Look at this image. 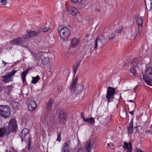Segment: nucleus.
I'll use <instances>...</instances> for the list:
<instances>
[{
    "label": "nucleus",
    "instance_id": "1",
    "mask_svg": "<svg viewBox=\"0 0 152 152\" xmlns=\"http://www.w3.org/2000/svg\"><path fill=\"white\" fill-rule=\"evenodd\" d=\"M58 31L61 39L64 40H67L71 35V32L68 28L63 26H59Z\"/></svg>",
    "mask_w": 152,
    "mask_h": 152
},
{
    "label": "nucleus",
    "instance_id": "2",
    "mask_svg": "<svg viewBox=\"0 0 152 152\" xmlns=\"http://www.w3.org/2000/svg\"><path fill=\"white\" fill-rule=\"evenodd\" d=\"M143 78L147 84L152 86V67H148L145 72V75H143Z\"/></svg>",
    "mask_w": 152,
    "mask_h": 152
},
{
    "label": "nucleus",
    "instance_id": "3",
    "mask_svg": "<svg viewBox=\"0 0 152 152\" xmlns=\"http://www.w3.org/2000/svg\"><path fill=\"white\" fill-rule=\"evenodd\" d=\"M136 20L139 27L137 30H136L134 32L132 33V38L133 39H135L137 35H140L142 30V24L143 22L142 17L140 16H137L136 18Z\"/></svg>",
    "mask_w": 152,
    "mask_h": 152
},
{
    "label": "nucleus",
    "instance_id": "4",
    "mask_svg": "<svg viewBox=\"0 0 152 152\" xmlns=\"http://www.w3.org/2000/svg\"><path fill=\"white\" fill-rule=\"evenodd\" d=\"M11 112L8 106L0 105V115L2 117L7 118L10 115Z\"/></svg>",
    "mask_w": 152,
    "mask_h": 152
},
{
    "label": "nucleus",
    "instance_id": "5",
    "mask_svg": "<svg viewBox=\"0 0 152 152\" xmlns=\"http://www.w3.org/2000/svg\"><path fill=\"white\" fill-rule=\"evenodd\" d=\"M115 91V89L112 87H108L107 88L106 98L107 99L108 102L113 101L114 99V96Z\"/></svg>",
    "mask_w": 152,
    "mask_h": 152
},
{
    "label": "nucleus",
    "instance_id": "6",
    "mask_svg": "<svg viewBox=\"0 0 152 152\" xmlns=\"http://www.w3.org/2000/svg\"><path fill=\"white\" fill-rule=\"evenodd\" d=\"M39 34V31L37 30L31 31L28 30L26 32L23 38L24 39H27L33 37H36Z\"/></svg>",
    "mask_w": 152,
    "mask_h": 152
},
{
    "label": "nucleus",
    "instance_id": "7",
    "mask_svg": "<svg viewBox=\"0 0 152 152\" xmlns=\"http://www.w3.org/2000/svg\"><path fill=\"white\" fill-rule=\"evenodd\" d=\"M16 121L14 118L12 119L10 121L8 126V130L10 132H15L17 128Z\"/></svg>",
    "mask_w": 152,
    "mask_h": 152
},
{
    "label": "nucleus",
    "instance_id": "8",
    "mask_svg": "<svg viewBox=\"0 0 152 152\" xmlns=\"http://www.w3.org/2000/svg\"><path fill=\"white\" fill-rule=\"evenodd\" d=\"M66 112L64 110H61L58 117V124H61L64 123L66 121Z\"/></svg>",
    "mask_w": 152,
    "mask_h": 152
},
{
    "label": "nucleus",
    "instance_id": "9",
    "mask_svg": "<svg viewBox=\"0 0 152 152\" xmlns=\"http://www.w3.org/2000/svg\"><path fill=\"white\" fill-rule=\"evenodd\" d=\"M17 71V70H13L10 72L8 75L3 76L2 77L3 79L2 81L6 83H8L11 81L12 76Z\"/></svg>",
    "mask_w": 152,
    "mask_h": 152
},
{
    "label": "nucleus",
    "instance_id": "10",
    "mask_svg": "<svg viewBox=\"0 0 152 152\" xmlns=\"http://www.w3.org/2000/svg\"><path fill=\"white\" fill-rule=\"evenodd\" d=\"M104 39V37L103 34L99 35L95 41L94 46L93 47L94 49H97L98 45L102 44V42Z\"/></svg>",
    "mask_w": 152,
    "mask_h": 152
},
{
    "label": "nucleus",
    "instance_id": "11",
    "mask_svg": "<svg viewBox=\"0 0 152 152\" xmlns=\"http://www.w3.org/2000/svg\"><path fill=\"white\" fill-rule=\"evenodd\" d=\"M37 105L36 104L35 101L31 100L28 104V109L30 111H32L37 107Z\"/></svg>",
    "mask_w": 152,
    "mask_h": 152
},
{
    "label": "nucleus",
    "instance_id": "12",
    "mask_svg": "<svg viewBox=\"0 0 152 152\" xmlns=\"http://www.w3.org/2000/svg\"><path fill=\"white\" fill-rule=\"evenodd\" d=\"M71 141L69 140H68L66 142L64 143L63 145V148L61 150L62 152H68V149L69 147V145Z\"/></svg>",
    "mask_w": 152,
    "mask_h": 152
},
{
    "label": "nucleus",
    "instance_id": "13",
    "mask_svg": "<svg viewBox=\"0 0 152 152\" xmlns=\"http://www.w3.org/2000/svg\"><path fill=\"white\" fill-rule=\"evenodd\" d=\"M29 132V130L28 128H25L23 130L20 136L22 139V142L24 139L25 136L28 134Z\"/></svg>",
    "mask_w": 152,
    "mask_h": 152
},
{
    "label": "nucleus",
    "instance_id": "14",
    "mask_svg": "<svg viewBox=\"0 0 152 152\" xmlns=\"http://www.w3.org/2000/svg\"><path fill=\"white\" fill-rule=\"evenodd\" d=\"M12 44H15L18 45H21L22 42V40L20 37L17 38L11 41Z\"/></svg>",
    "mask_w": 152,
    "mask_h": 152
},
{
    "label": "nucleus",
    "instance_id": "15",
    "mask_svg": "<svg viewBox=\"0 0 152 152\" xmlns=\"http://www.w3.org/2000/svg\"><path fill=\"white\" fill-rule=\"evenodd\" d=\"M78 43V40L76 38H73L71 40V45L73 48L76 47L77 46Z\"/></svg>",
    "mask_w": 152,
    "mask_h": 152
},
{
    "label": "nucleus",
    "instance_id": "16",
    "mask_svg": "<svg viewBox=\"0 0 152 152\" xmlns=\"http://www.w3.org/2000/svg\"><path fill=\"white\" fill-rule=\"evenodd\" d=\"M70 13L73 15H75L79 12V11L77 9L74 7H71V9L70 10Z\"/></svg>",
    "mask_w": 152,
    "mask_h": 152
},
{
    "label": "nucleus",
    "instance_id": "17",
    "mask_svg": "<svg viewBox=\"0 0 152 152\" xmlns=\"http://www.w3.org/2000/svg\"><path fill=\"white\" fill-rule=\"evenodd\" d=\"M84 146L87 152H91V142L90 141H88L85 144Z\"/></svg>",
    "mask_w": 152,
    "mask_h": 152
},
{
    "label": "nucleus",
    "instance_id": "18",
    "mask_svg": "<svg viewBox=\"0 0 152 152\" xmlns=\"http://www.w3.org/2000/svg\"><path fill=\"white\" fill-rule=\"evenodd\" d=\"M133 120L132 119L130 121L129 126L127 127L128 132L131 134L133 131Z\"/></svg>",
    "mask_w": 152,
    "mask_h": 152
},
{
    "label": "nucleus",
    "instance_id": "19",
    "mask_svg": "<svg viewBox=\"0 0 152 152\" xmlns=\"http://www.w3.org/2000/svg\"><path fill=\"white\" fill-rule=\"evenodd\" d=\"M29 70V69H26L21 73V76L22 78L23 82V83L26 82V77Z\"/></svg>",
    "mask_w": 152,
    "mask_h": 152
},
{
    "label": "nucleus",
    "instance_id": "20",
    "mask_svg": "<svg viewBox=\"0 0 152 152\" xmlns=\"http://www.w3.org/2000/svg\"><path fill=\"white\" fill-rule=\"evenodd\" d=\"M84 90V86L80 85L78 86L75 89V91L76 93L79 94L81 93Z\"/></svg>",
    "mask_w": 152,
    "mask_h": 152
},
{
    "label": "nucleus",
    "instance_id": "21",
    "mask_svg": "<svg viewBox=\"0 0 152 152\" xmlns=\"http://www.w3.org/2000/svg\"><path fill=\"white\" fill-rule=\"evenodd\" d=\"M80 63L79 62H76L75 63L73 66V72L74 73V75L75 76L77 71L80 65Z\"/></svg>",
    "mask_w": 152,
    "mask_h": 152
},
{
    "label": "nucleus",
    "instance_id": "22",
    "mask_svg": "<svg viewBox=\"0 0 152 152\" xmlns=\"http://www.w3.org/2000/svg\"><path fill=\"white\" fill-rule=\"evenodd\" d=\"M84 121L85 122H88L89 124H94L95 123L94 119L93 118H86V119H85Z\"/></svg>",
    "mask_w": 152,
    "mask_h": 152
},
{
    "label": "nucleus",
    "instance_id": "23",
    "mask_svg": "<svg viewBox=\"0 0 152 152\" xmlns=\"http://www.w3.org/2000/svg\"><path fill=\"white\" fill-rule=\"evenodd\" d=\"M7 132L6 128H0V137L4 136Z\"/></svg>",
    "mask_w": 152,
    "mask_h": 152
},
{
    "label": "nucleus",
    "instance_id": "24",
    "mask_svg": "<svg viewBox=\"0 0 152 152\" xmlns=\"http://www.w3.org/2000/svg\"><path fill=\"white\" fill-rule=\"evenodd\" d=\"M53 102V100L52 99H50L49 101L48 104L47 106V109L48 110H50L52 106Z\"/></svg>",
    "mask_w": 152,
    "mask_h": 152
},
{
    "label": "nucleus",
    "instance_id": "25",
    "mask_svg": "<svg viewBox=\"0 0 152 152\" xmlns=\"http://www.w3.org/2000/svg\"><path fill=\"white\" fill-rule=\"evenodd\" d=\"M40 79V78L39 77V75H37L35 77H33L32 80L31 81V83L35 84L38 82Z\"/></svg>",
    "mask_w": 152,
    "mask_h": 152
},
{
    "label": "nucleus",
    "instance_id": "26",
    "mask_svg": "<svg viewBox=\"0 0 152 152\" xmlns=\"http://www.w3.org/2000/svg\"><path fill=\"white\" fill-rule=\"evenodd\" d=\"M37 31L39 32H46L48 31V28L45 26H41Z\"/></svg>",
    "mask_w": 152,
    "mask_h": 152
},
{
    "label": "nucleus",
    "instance_id": "27",
    "mask_svg": "<svg viewBox=\"0 0 152 152\" xmlns=\"http://www.w3.org/2000/svg\"><path fill=\"white\" fill-rule=\"evenodd\" d=\"M49 61V58L48 57H44L41 60V63L43 64H47Z\"/></svg>",
    "mask_w": 152,
    "mask_h": 152
},
{
    "label": "nucleus",
    "instance_id": "28",
    "mask_svg": "<svg viewBox=\"0 0 152 152\" xmlns=\"http://www.w3.org/2000/svg\"><path fill=\"white\" fill-rule=\"evenodd\" d=\"M130 72L134 76H135L136 75V72L135 69L134 67L131 66L130 69Z\"/></svg>",
    "mask_w": 152,
    "mask_h": 152
},
{
    "label": "nucleus",
    "instance_id": "29",
    "mask_svg": "<svg viewBox=\"0 0 152 152\" xmlns=\"http://www.w3.org/2000/svg\"><path fill=\"white\" fill-rule=\"evenodd\" d=\"M129 143H127L125 142H124V149H127V150L129 149Z\"/></svg>",
    "mask_w": 152,
    "mask_h": 152
},
{
    "label": "nucleus",
    "instance_id": "30",
    "mask_svg": "<svg viewBox=\"0 0 152 152\" xmlns=\"http://www.w3.org/2000/svg\"><path fill=\"white\" fill-rule=\"evenodd\" d=\"M108 37L109 39L113 40L115 39V35L114 34L112 33L110 34L108 36Z\"/></svg>",
    "mask_w": 152,
    "mask_h": 152
},
{
    "label": "nucleus",
    "instance_id": "31",
    "mask_svg": "<svg viewBox=\"0 0 152 152\" xmlns=\"http://www.w3.org/2000/svg\"><path fill=\"white\" fill-rule=\"evenodd\" d=\"M55 116L54 115H52L50 117V120L51 123H52V124H54L55 122Z\"/></svg>",
    "mask_w": 152,
    "mask_h": 152
},
{
    "label": "nucleus",
    "instance_id": "32",
    "mask_svg": "<svg viewBox=\"0 0 152 152\" xmlns=\"http://www.w3.org/2000/svg\"><path fill=\"white\" fill-rule=\"evenodd\" d=\"M139 62H140L138 61L137 59H135L132 62L133 65L135 67L137 66Z\"/></svg>",
    "mask_w": 152,
    "mask_h": 152
},
{
    "label": "nucleus",
    "instance_id": "33",
    "mask_svg": "<svg viewBox=\"0 0 152 152\" xmlns=\"http://www.w3.org/2000/svg\"><path fill=\"white\" fill-rule=\"evenodd\" d=\"M123 28L122 27V26H121L119 27V28H118L116 29L115 30V31L117 33H120L122 31Z\"/></svg>",
    "mask_w": 152,
    "mask_h": 152
},
{
    "label": "nucleus",
    "instance_id": "34",
    "mask_svg": "<svg viewBox=\"0 0 152 152\" xmlns=\"http://www.w3.org/2000/svg\"><path fill=\"white\" fill-rule=\"evenodd\" d=\"M127 115V112L126 110L124 109L122 111V116L123 118H126Z\"/></svg>",
    "mask_w": 152,
    "mask_h": 152
},
{
    "label": "nucleus",
    "instance_id": "35",
    "mask_svg": "<svg viewBox=\"0 0 152 152\" xmlns=\"http://www.w3.org/2000/svg\"><path fill=\"white\" fill-rule=\"evenodd\" d=\"M71 1L75 3H80L82 1V0H71Z\"/></svg>",
    "mask_w": 152,
    "mask_h": 152
},
{
    "label": "nucleus",
    "instance_id": "36",
    "mask_svg": "<svg viewBox=\"0 0 152 152\" xmlns=\"http://www.w3.org/2000/svg\"><path fill=\"white\" fill-rule=\"evenodd\" d=\"M57 140L59 142L61 140V133L60 132H59L58 133Z\"/></svg>",
    "mask_w": 152,
    "mask_h": 152
},
{
    "label": "nucleus",
    "instance_id": "37",
    "mask_svg": "<svg viewBox=\"0 0 152 152\" xmlns=\"http://www.w3.org/2000/svg\"><path fill=\"white\" fill-rule=\"evenodd\" d=\"M146 7L148 10L149 11L151 10L152 8V3H151L150 5H146Z\"/></svg>",
    "mask_w": 152,
    "mask_h": 152
},
{
    "label": "nucleus",
    "instance_id": "38",
    "mask_svg": "<svg viewBox=\"0 0 152 152\" xmlns=\"http://www.w3.org/2000/svg\"><path fill=\"white\" fill-rule=\"evenodd\" d=\"M30 138L29 137V142L28 144V149L29 151H30L31 149V141L30 140Z\"/></svg>",
    "mask_w": 152,
    "mask_h": 152
},
{
    "label": "nucleus",
    "instance_id": "39",
    "mask_svg": "<svg viewBox=\"0 0 152 152\" xmlns=\"http://www.w3.org/2000/svg\"><path fill=\"white\" fill-rule=\"evenodd\" d=\"M129 149L127 150V152H132V144L131 143H129Z\"/></svg>",
    "mask_w": 152,
    "mask_h": 152
},
{
    "label": "nucleus",
    "instance_id": "40",
    "mask_svg": "<svg viewBox=\"0 0 152 152\" xmlns=\"http://www.w3.org/2000/svg\"><path fill=\"white\" fill-rule=\"evenodd\" d=\"M0 3L2 4L5 5L7 3L6 0H0Z\"/></svg>",
    "mask_w": 152,
    "mask_h": 152
},
{
    "label": "nucleus",
    "instance_id": "41",
    "mask_svg": "<svg viewBox=\"0 0 152 152\" xmlns=\"http://www.w3.org/2000/svg\"><path fill=\"white\" fill-rule=\"evenodd\" d=\"M63 90V89L61 86H58L57 88V91L58 92H61Z\"/></svg>",
    "mask_w": 152,
    "mask_h": 152
},
{
    "label": "nucleus",
    "instance_id": "42",
    "mask_svg": "<svg viewBox=\"0 0 152 152\" xmlns=\"http://www.w3.org/2000/svg\"><path fill=\"white\" fill-rule=\"evenodd\" d=\"M77 82V79H75L73 80L72 82V83L73 84H74L75 85Z\"/></svg>",
    "mask_w": 152,
    "mask_h": 152
},
{
    "label": "nucleus",
    "instance_id": "43",
    "mask_svg": "<svg viewBox=\"0 0 152 152\" xmlns=\"http://www.w3.org/2000/svg\"><path fill=\"white\" fill-rule=\"evenodd\" d=\"M77 82V79H75L73 80L72 82V83L73 84H74L75 85Z\"/></svg>",
    "mask_w": 152,
    "mask_h": 152
},
{
    "label": "nucleus",
    "instance_id": "44",
    "mask_svg": "<svg viewBox=\"0 0 152 152\" xmlns=\"http://www.w3.org/2000/svg\"><path fill=\"white\" fill-rule=\"evenodd\" d=\"M81 118L83 119L84 121L85 120V119H86V118H85L84 116V113L83 112H82L81 113Z\"/></svg>",
    "mask_w": 152,
    "mask_h": 152
},
{
    "label": "nucleus",
    "instance_id": "45",
    "mask_svg": "<svg viewBox=\"0 0 152 152\" xmlns=\"http://www.w3.org/2000/svg\"><path fill=\"white\" fill-rule=\"evenodd\" d=\"M77 152H84V150L83 148H81L79 149Z\"/></svg>",
    "mask_w": 152,
    "mask_h": 152
},
{
    "label": "nucleus",
    "instance_id": "46",
    "mask_svg": "<svg viewBox=\"0 0 152 152\" xmlns=\"http://www.w3.org/2000/svg\"><path fill=\"white\" fill-rule=\"evenodd\" d=\"M152 132L151 130H148L145 131V133L148 134H152Z\"/></svg>",
    "mask_w": 152,
    "mask_h": 152
},
{
    "label": "nucleus",
    "instance_id": "47",
    "mask_svg": "<svg viewBox=\"0 0 152 152\" xmlns=\"http://www.w3.org/2000/svg\"><path fill=\"white\" fill-rule=\"evenodd\" d=\"M96 143L94 142L92 144V147L93 148H95L96 147Z\"/></svg>",
    "mask_w": 152,
    "mask_h": 152
},
{
    "label": "nucleus",
    "instance_id": "48",
    "mask_svg": "<svg viewBox=\"0 0 152 152\" xmlns=\"http://www.w3.org/2000/svg\"><path fill=\"white\" fill-rule=\"evenodd\" d=\"M75 85L74 84H72V83H71V84L70 85V86H69V89H70V90H72L73 89V88L75 86Z\"/></svg>",
    "mask_w": 152,
    "mask_h": 152
},
{
    "label": "nucleus",
    "instance_id": "49",
    "mask_svg": "<svg viewBox=\"0 0 152 152\" xmlns=\"http://www.w3.org/2000/svg\"><path fill=\"white\" fill-rule=\"evenodd\" d=\"M82 52V53L83 55H84L86 53V52L85 51L84 48H83Z\"/></svg>",
    "mask_w": 152,
    "mask_h": 152
},
{
    "label": "nucleus",
    "instance_id": "50",
    "mask_svg": "<svg viewBox=\"0 0 152 152\" xmlns=\"http://www.w3.org/2000/svg\"><path fill=\"white\" fill-rule=\"evenodd\" d=\"M136 151L137 152H144L142 151L141 150L139 149H136Z\"/></svg>",
    "mask_w": 152,
    "mask_h": 152
},
{
    "label": "nucleus",
    "instance_id": "51",
    "mask_svg": "<svg viewBox=\"0 0 152 152\" xmlns=\"http://www.w3.org/2000/svg\"><path fill=\"white\" fill-rule=\"evenodd\" d=\"M134 111H130L129 112V113L131 114V115H133V114H134Z\"/></svg>",
    "mask_w": 152,
    "mask_h": 152
},
{
    "label": "nucleus",
    "instance_id": "52",
    "mask_svg": "<svg viewBox=\"0 0 152 152\" xmlns=\"http://www.w3.org/2000/svg\"><path fill=\"white\" fill-rule=\"evenodd\" d=\"M107 147L109 148H111L110 146L109 143L107 144Z\"/></svg>",
    "mask_w": 152,
    "mask_h": 152
},
{
    "label": "nucleus",
    "instance_id": "53",
    "mask_svg": "<svg viewBox=\"0 0 152 152\" xmlns=\"http://www.w3.org/2000/svg\"><path fill=\"white\" fill-rule=\"evenodd\" d=\"M128 102H134V101L133 100H129L128 101Z\"/></svg>",
    "mask_w": 152,
    "mask_h": 152
},
{
    "label": "nucleus",
    "instance_id": "54",
    "mask_svg": "<svg viewBox=\"0 0 152 152\" xmlns=\"http://www.w3.org/2000/svg\"><path fill=\"white\" fill-rule=\"evenodd\" d=\"M2 90V88L0 86V91H1Z\"/></svg>",
    "mask_w": 152,
    "mask_h": 152
},
{
    "label": "nucleus",
    "instance_id": "55",
    "mask_svg": "<svg viewBox=\"0 0 152 152\" xmlns=\"http://www.w3.org/2000/svg\"><path fill=\"white\" fill-rule=\"evenodd\" d=\"M2 63H3V64H7V63L6 62L4 61H2Z\"/></svg>",
    "mask_w": 152,
    "mask_h": 152
},
{
    "label": "nucleus",
    "instance_id": "56",
    "mask_svg": "<svg viewBox=\"0 0 152 152\" xmlns=\"http://www.w3.org/2000/svg\"><path fill=\"white\" fill-rule=\"evenodd\" d=\"M9 152H15L13 151H10Z\"/></svg>",
    "mask_w": 152,
    "mask_h": 152
},
{
    "label": "nucleus",
    "instance_id": "57",
    "mask_svg": "<svg viewBox=\"0 0 152 152\" xmlns=\"http://www.w3.org/2000/svg\"><path fill=\"white\" fill-rule=\"evenodd\" d=\"M151 127L152 129V124L151 126Z\"/></svg>",
    "mask_w": 152,
    "mask_h": 152
},
{
    "label": "nucleus",
    "instance_id": "58",
    "mask_svg": "<svg viewBox=\"0 0 152 152\" xmlns=\"http://www.w3.org/2000/svg\"><path fill=\"white\" fill-rule=\"evenodd\" d=\"M138 127V126H137V127H136L135 128H137Z\"/></svg>",
    "mask_w": 152,
    "mask_h": 152
},
{
    "label": "nucleus",
    "instance_id": "59",
    "mask_svg": "<svg viewBox=\"0 0 152 152\" xmlns=\"http://www.w3.org/2000/svg\"><path fill=\"white\" fill-rule=\"evenodd\" d=\"M134 104H135V105H136L135 103H134Z\"/></svg>",
    "mask_w": 152,
    "mask_h": 152
},
{
    "label": "nucleus",
    "instance_id": "60",
    "mask_svg": "<svg viewBox=\"0 0 152 152\" xmlns=\"http://www.w3.org/2000/svg\"><path fill=\"white\" fill-rule=\"evenodd\" d=\"M151 1H152V0H151Z\"/></svg>",
    "mask_w": 152,
    "mask_h": 152
}]
</instances>
